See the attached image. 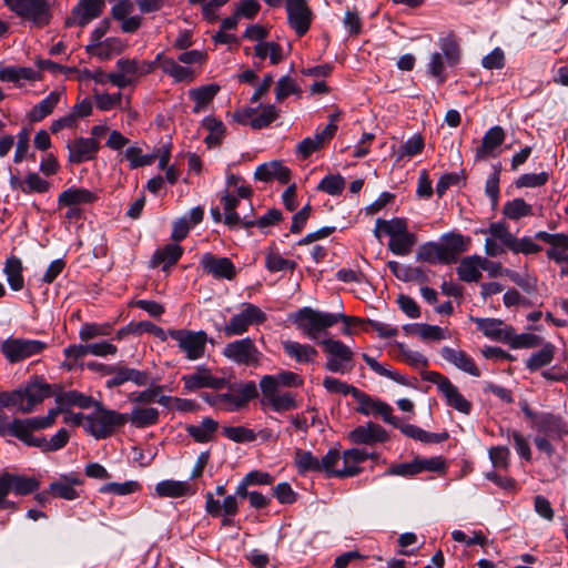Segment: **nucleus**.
Segmentation results:
<instances>
[{"mask_svg":"<svg viewBox=\"0 0 568 568\" xmlns=\"http://www.w3.org/2000/svg\"><path fill=\"white\" fill-rule=\"evenodd\" d=\"M52 395L53 390L50 384L42 377H33L12 392L1 393L0 405L2 407H16L19 412L28 414Z\"/></svg>","mask_w":568,"mask_h":568,"instance_id":"f257e3e1","label":"nucleus"},{"mask_svg":"<svg viewBox=\"0 0 568 568\" xmlns=\"http://www.w3.org/2000/svg\"><path fill=\"white\" fill-rule=\"evenodd\" d=\"M159 68L162 72L173 79L174 82H193L199 70L207 61V53L201 50H184L176 59L165 55L163 52L156 54Z\"/></svg>","mask_w":568,"mask_h":568,"instance_id":"f03ea898","label":"nucleus"},{"mask_svg":"<svg viewBox=\"0 0 568 568\" xmlns=\"http://www.w3.org/2000/svg\"><path fill=\"white\" fill-rule=\"evenodd\" d=\"M440 51L429 54L426 64V72L434 78L437 83L442 84L447 80L446 67H455L462 58V50L458 38L449 32L438 39Z\"/></svg>","mask_w":568,"mask_h":568,"instance_id":"7ed1b4c3","label":"nucleus"},{"mask_svg":"<svg viewBox=\"0 0 568 568\" xmlns=\"http://www.w3.org/2000/svg\"><path fill=\"white\" fill-rule=\"evenodd\" d=\"M339 321L348 323L351 318L344 313L321 312L308 306L298 310L295 315L297 327L311 339H316L322 332Z\"/></svg>","mask_w":568,"mask_h":568,"instance_id":"20e7f679","label":"nucleus"},{"mask_svg":"<svg viewBox=\"0 0 568 568\" xmlns=\"http://www.w3.org/2000/svg\"><path fill=\"white\" fill-rule=\"evenodd\" d=\"M84 429L97 439L106 438L119 427L128 423V414L106 409L100 403L95 412L87 415Z\"/></svg>","mask_w":568,"mask_h":568,"instance_id":"39448f33","label":"nucleus"},{"mask_svg":"<svg viewBox=\"0 0 568 568\" xmlns=\"http://www.w3.org/2000/svg\"><path fill=\"white\" fill-rule=\"evenodd\" d=\"M267 320V315L257 305L242 303L236 313L220 328L226 337L241 336L248 332L253 325H261Z\"/></svg>","mask_w":568,"mask_h":568,"instance_id":"423d86ee","label":"nucleus"},{"mask_svg":"<svg viewBox=\"0 0 568 568\" xmlns=\"http://www.w3.org/2000/svg\"><path fill=\"white\" fill-rule=\"evenodd\" d=\"M169 335L189 361H197L204 357L207 343H213V339H210L204 331L169 329Z\"/></svg>","mask_w":568,"mask_h":568,"instance_id":"0eeeda50","label":"nucleus"},{"mask_svg":"<svg viewBox=\"0 0 568 568\" xmlns=\"http://www.w3.org/2000/svg\"><path fill=\"white\" fill-rule=\"evenodd\" d=\"M3 2L19 18L37 28H43L51 21L48 0H3Z\"/></svg>","mask_w":568,"mask_h":568,"instance_id":"6e6552de","label":"nucleus"},{"mask_svg":"<svg viewBox=\"0 0 568 568\" xmlns=\"http://www.w3.org/2000/svg\"><path fill=\"white\" fill-rule=\"evenodd\" d=\"M222 355L235 365L254 368L261 365L263 357L255 339L248 336L227 343L222 351Z\"/></svg>","mask_w":568,"mask_h":568,"instance_id":"1a4fd4ad","label":"nucleus"},{"mask_svg":"<svg viewBox=\"0 0 568 568\" xmlns=\"http://www.w3.org/2000/svg\"><path fill=\"white\" fill-rule=\"evenodd\" d=\"M327 356L325 367L332 373L344 374L353 368V351L343 342L325 338L320 342Z\"/></svg>","mask_w":568,"mask_h":568,"instance_id":"9d476101","label":"nucleus"},{"mask_svg":"<svg viewBox=\"0 0 568 568\" xmlns=\"http://www.w3.org/2000/svg\"><path fill=\"white\" fill-rule=\"evenodd\" d=\"M47 344L38 339L8 338L1 344V352L10 363H18L42 353Z\"/></svg>","mask_w":568,"mask_h":568,"instance_id":"9b49d317","label":"nucleus"},{"mask_svg":"<svg viewBox=\"0 0 568 568\" xmlns=\"http://www.w3.org/2000/svg\"><path fill=\"white\" fill-rule=\"evenodd\" d=\"M354 399L358 404L357 410L361 414L381 417L385 423L392 426H398V417L393 415V407L389 404L374 398L361 389L354 390Z\"/></svg>","mask_w":568,"mask_h":568,"instance_id":"f8f14e48","label":"nucleus"},{"mask_svg":"<svg viewBox=\"0 0 568 568\" xmlns=\"http://www.w3.org/2000/svg\"><path fill=\"white\" fill-rule=\"evenodd\" d=\"M287 23L298 37H303L311 28L314 14L307 0H285Z\"/></svg>","mask_w":568,"mask_h":568,"instance_id":"ddd939ff","label":"nucleus"},{"mask_svg":"<svg viewBox=\"0 0 568 568\" xmlns=\"http://www.w3.org/2000/svg\"><path fill=\"white\" fill-rule=\"evenodd\" d=\"M181 379L186 392L201 388L222 389L227 384L226 378L213 376L205 365L197 366L193 373L183 375Z\"/></svg>","mask_w":568,"mask_h":568,"instance_id":"4468645a","label":"nucleus"},{"mask_svg":"<svg viewBox=\"0 0 568 568\" xmlns=\"http://www.w3.org/2000/svg\"><path fill=\"white\" fill-rule=\"evenodd\" d=\"M83 479L75 473L62 474L49 485L48 491L55 498L74 500L80 497Z\"/></svg>","mask_w":568,"mask_h":568,"instance_id":"2eb2a0df","label":"nucleus"},{"mask_svg":"<svg viewBox=\"0 0 568 568\" xmlns=\"http://www.w3.org/2000/svg\"><path fill=\"white\" fill-rule=\"evenodd\" d=\"M104 7L103 0H79L78 4L72 9L71 16L65 20V24L68 27H84L99 18Z\"/></svg>","mask_w":568,"mask_h":568,"instance_id":"dca6fc26","label":"nucleus"},{"mask_svg":"<svg viewBox=\"0 0 568 568\" xmlns=\"http://www.w3.org/2000/svg\"><path fill=\"white\" fill-rule=\"evenodd\" d=\"M200 265L204 273L217 280H233L236 274L235 266L229 257H219L212 253L203 254Z\"/></svg>","mask_w":568,"mask_h":568,"instance_id":"f3484780","label":"nucleus"},{"mask_svg":"<svg viewBox=\"0 0 568 568\" xmlns=\"http://www.w3.org/2000/svg\"><path fill=\"white\" fill-rule=\"evenodd\" d=\"M114 369L112 377L105 383L108 388L119 387L128 382L136 386H146L150 384V373L148 371H139L122 364H115Z\"/></svg>","mask_w":568,"mask_h":568,"instance_id":"a211bd4d","label":"nucleus"},{"mask_svg":"<svg viewBox=\"0 0 568 568\" xmlns=\"http://www.w3.org/2000/svg\"><path fill=\"white\" fill-rule=\"evenodd\" d=\"M69 162L83 163L93 160L99 152L100 144L94 138H78L67 145Z\"/></svg>","mask_w":568,"mask_h":568,"instance_id":"6ab92c4d","label":"nucleus"},{"mask_svg":"<svg viewBox=\"0 0 568 568\" xmlns=\"http://www.w3.org/2000/svg\"><path fill=\"white\" fill-rule=\"evenodd\" d=\"M349 439L355 444L374 445L387 442L389 436L379 424L368 422L354 428L349 433Z\"/></svg>","mask_w":568,"mask_h":568,"instance_id":"aec40b11","label":"nucleus"},{"mask_svg":"<svg viewBox=\"0 0 568 568\" xmlns=\"http://www.w3.org/2000/svg\"><path fill=\"white\" fill-rule=\"evenodd\" d=\"M532 428L554 439H560L567 434V425L562 417L549 412L539 413Z\"/></svg>","mask_w":568,"mask_h":568,"instance_id":"412c9836","label":"nucleus"},{"mask_svg":"<svg viewBox=\"0 0 568 568\" xmlns=\"http://www.w3.org/2000/svg\"><path fill=\"white\" fill-rule=\"evenodd\" d=\"M373 453L361 448H351L343 453L341 470L337 471L338 478L353 477L359 474L358 465L368 458H375Z\"/></svg>","mask_w":568,"mask_h":568,"instance_id":"4be33fe9","label":"nucleus"},{"mask_svg":"<svg viewBox=\"0 0 568 568\" xmlns=\"http://www.w3.org/2000/svg\"><path fill=\"white\" fill-rule=\"evenodd\" d=\"M506 138V133L500 125L491 126L483 136L481 144L475 150V160L483 161L494 155V151L500 146Z\"/></svg>","mask_w":568,"mask_h":568,"instance_id":"5701e85b","label":"nucleus"},{"mask_svg":"<svg viewBox=\"0 0 568 568\" xmlns=\"http://www.w3.org/2000/svg\"><path fill=\"white\" fill-rule=\"evenodd\" d=\"M471 321L486 337L493 341L506 343L510 338L511 326L506 325L501 320L475 317Z\"/></svg>","mask_w":568,"mask_h":568,"instance_id":"b1692460","label":"nucleus"},{"mask_svg":"<svg viewBox=\"0 0 568 568\" xmlns=\"http://www.w3.org/2000/svg\"><path fill=\"white\" fill-rule=\"evenodd\" d=\"M337 125L328 123L322 132H316L314 136H307L296 145V152L307 159L312 153L320 150L325 141L334 138Z\"/></svg>","mask_w":568,"mask_h":568,"instance_id":"393cba45","label":"nucleus"},{"mask_svg":"<svg viewBox=\"0 0 568 568\" xmlns=\"http://www.w3.org/2000/svg\"><path fill=\"white\" fill-rule=\"evenodd\" d=\"M154 494L161 498H180L194 495L195 488L187 480L165 479L155 485Z\"/></svg>","mask_w":568,"mask_h":568,"instance_id":"a878e982","label":"nucleus"},{"mask_svg":"<svg viewBox=\"0 0 568 568\" xmlns=\"http://www.w3.org/2000/svg\"><path fill=\"white\" fill-rule=\"evenodd\" d=\"M303 385V378L291 371H284L276 375H264L260 381L261 390L272 393L274 388L278 387H300Z\"/></svg>","mask_w":568,"mask_h":568,"instance_id":"bb28decb","label":"nucleus"},{"mask_svg":"<svg viewBox=\"0 0 568 568\" xmlns=\"http://www.w3.org/2000/svg\"><path fill=\"white\" fill-rule=\"evenodd\" d=\"M440 354L445 361L453 364L458 369L475 377L480 376V371L466 352L444 346L440 351Z\"/></svg>","mask_w":568,"mask_h":568,"instance_id":"cd10ccee","label":"nucleus"},{"mask_svg":"<svg viewBox=\"0 0 568 568\" xmlns=\"http://www.w3.org/2000/svg\"><path fill=\"white\" fill-rule=\"evenodd\" d=\"M7 487L8 495L13 491L16 495L24 496L36 491L40 483L33 477H26L10 473L2 474V483Z\"/></svg>","mask_w":568,"mask_h":568,"instance_id":"c85d7f7f","label":"nucleus"},{"mask_svg":"<svg viewBox=\"0 0 568 568\" xmlns=\"http://www.w3.org/2000/svg\"><path fill=\"white\" fill-rule=\"evenodd\" d=\"M489 261L478 255H473L462 260L457 267V274L464 282H478L481 277V270H487Z\"/></svg>","mask_w":568,"mask_h":568,"instance_id":"c756f323","label":"nucleus"},{"mask_svg":"<svg viewBox=\"0 0 568 568\" xmlns=\"http://www.w3.org/2000/svg\"><path fill=\"white\" fill-rule=\"evenodd\" d=\"M241 199L236 197L233 193L225 192L221 197L224 211V224L230 229L243 227V219L245 211L237 212L236 209L242 206Z\"/></svg>","mask_w":568,"mask_h":568,"instance_id":"7c9ffc66","label":"nucleus"},{"mask_svg":"<svg viewBox=\"0 0 568 568\" xmlns=\"http://www.w3.org/2000/svg\"><path fill=\"white\" fill-rule=\"evenodd\" d=\"M159 67L156 58L153 61L121 58L116 61V68L133 80L152 73Z\"/></svg>","mask_w":568,"mask_h":568,"instance_id":"2f4dec72","label":"nucleus"},{"mask_svg":"<svg viewBox=\"0 0 568 568\" xmlns=\"http://www.w3.org/2000/svg\"><path fill=\"white\" fill-rule=\"evenodd\" d=\"M126 48V41L119 37H110L104 39L98 45H87V52L100 60H109L118 55Z\"/></svg>","mask_w":568,"mask_h":568,"instance_id":"473e14b6","label":"nucleus"},{"mask_svg":"<svg viewBox=\"0 0 568 568\" xmlns=\"http://www.w3.org/2000/svg\"><path fill=\"white\" fill-rule=\"evenodd\" d=\"M205 510L212 517H221L222 515H236L239 513L237 499L233 495L225 496L221 503L214 498L212 493L205 495Z\"/></svg>","mask_w":568,"mask_h":568,"instance_id":"72a5a7b5","label":"nucleus"},{"mask_svg":"<svg viewBox=\"0 0 568 568\" xmlns=\"http://www.w3.org/2000/svg\"><path fill=\"white\" fill-rule=\"evenodd\" d=\"M254 178L258 181H271L273 179L286 184L291 179V171L278 161L261 164L254 172Z\"/></svg>","mask_w":568,"mask_h":568,"instance_id":"f704fd0d","label":"nucleus"},{"mask_svg":"<svg viewBox=\"0 0 568 568\" xmlns=\"http://www.w3.org/2000/svg\"><path fill=\"white\" fill-rule=\"evenodd\" d=\"M160 419V412L155 407L134 405L128 414V422L135 428H146L156 425Z\"/></svg>","mask_w":568,"mask_h":568,"instance_id":"c9c22d12","label":"nucleus"},{"mask_svg":"<svg viewBox=\"0 0 568 568\" xmlns=\"http://www.w3.org/2000/svg\"><path fill=\"white\" fill-rule=\"evenodd\" d=\"M40 80V72L27 67H7L0 69V81L12 82L21 87L26 81Z\"/></svg>","mask_w":568,"mask_h":568,"instance_id":"e433bc0d","label":"nucleus"},{"mask_svg":"<svg viewBox=\"0 0 568 568\" xmlns=\"http://www.w3.org/2000/svg\"><path fill=\"white\" fill-rule=\"evenodd\" d=\"M64 97V90H53L47 95L43 100H41L38 104H36L30 113L29 118L32 122H39L43 120L45 116L51 114L61 99Z\"/></svg>","mask_w":568,"mask_h":568,"instance_id":"4c0bfd02","label":"nucleus"},{"mask_svg":"<svg viewBox=\"0 0 568 568\" xmlns=\"http://www.w3.org/2000/svg\"><path fill=\"white\" fill-rule=\"evenodd\" d=\"M398 428L402 434L405 436L413 438L415 440L429 444V443H443L445 442L449 435L447 432L443 433H429L424 430L423 428L412 425V424H400L398 420V426H394Z\"/></svg>","mask_w":568,"mask_h":568,"instance_id":"58836bf2","label":"nucleus"},{"mask_svg":"<svg viewBox=\"0 0 568 568\" xmlns=\"http://www.w3.org/2000/svg\"><path fill=\"white\" fill-rule=\"evenodd\" d=\"M282 346L288 357L301 364L313 363L317 356V351L310 344L287 339L282 342Z\"/></svg>","mask_w":568,"mask_h":568,"instance_id":"ea45409f","label":"nucleus"},{"mask_svg":"<svg viewBox=\"0 0 568 568\" xmlns=\"http://www.w3.org/2000/svg\"><path fill=\"white\" fill-rule=\"evenodd\" d=\"M182 254L183 248L179 244L170 243L156 250L150 263L152 267L162 265L163 271H166L180 260Z\"/></svg>","mask_w":568,"mask_h":568,"instance_id":"a19ab883","label":"nucleus"},{"mask_svg":"<svg viewBox=\"0 0 568 568\" xmlns=\"http://www.w3.org/2000/svg\"><path fill=\"white\" fill-rule=\"evenodd\" d=\"M417 261L427 262L429 264H449L446 250L442 243L426 242L418 247L416 254Z\"/></svg>","mask_w":568,"mask_h":568,"instance_id":"79ce46f5","label":"nucleus"},{"mask_svg":"<svg viewBox=\"0 0 568 568\" xmlns=\"http://www.w3.org/2000/svg\"><path fill=\"white\" fill-rule=\"evenodd\" d=\"M97 200L95 193L87 189L69 187L58 197V204L61 206H77L79 204H89Z\"/></svg>","mask_w":568,"mask_h":568,"instance_id":"37998d69","label":"nucleus"},{"mask_svg":"<svg viewBox=\"0 0 568 568\" xmlns=\"http://www.w3.org/2000/svg\"><path fill=\"white\" fill-rule=\"evenodd\" d=\"M22 271L23 266L19 257L11 255L6 260L3 273L6 274L10 288L16 292L21 291L24 286Z\"/></svg>","mask_w":568,"mask_h":568,"instance_id":"c03bdc74","label":"nucleus"},{"mask_svg":"<svg viewBox=\"0 0 568 568\" xmlns=\"http://www.w3.org/2000/svg\"><path fill=\"white\" fill-rule=\"evenodd\" d=\"M217 427L216 420L206 417L199 425H189L186 432L195 442L207 443L213 438Z\"/></svg>","mask_w":568,"mask_h":568,"instance_id":"a18cd8bd","label":"nucleus"},{"mask_svg":"<svg viewBox=\"0 0 568 568\" xmlns=\"http://www.w3.org/2000/svg\"><path fill=\"white\" fill-rule=\"evenodd\" d=\"M219 91L220 87L214 83L190 90L189 95L195 102L193 112H202L204 108L214 99Z\"/></svg>","mask_w":568,"mask_h":568,"instance_id":"49530a36","label":"nucleus"},{"mask_svg":"<svg viewBox=\"0 0 568 568\" xmlns=\"http://www.w3.org/2000/svg\"><path fill=\"white\" fill-rule=\"evenodd\" d=\"M556 347L551 343H545L538 352L532 353L526 361V367L530 372H536L548 366L555 357Z\"/></svg>","mask_w":568,"mask_h":568,"instance_id":"de8ad7c7","label":"nucleus"},{"mask_svg":"<svg viewBox=\"0 0 568 568\" xmlns=\"http://www.w3.org/2000/svg\"><path fill=\"white\" fill-rule=\"evenodd\" d=\"M55 403L64 408L77 406L87 409L93 405V398L78 390H68L59 393L55 396Z\"/></svg>","mask_w":568,"mask_h":568,"instance_id":"09e8293b","label":"nucleus"},{"mask_svg":"<svg viewBox=\"0 0 568 568\" xmlns=\"http://www.w3.org/2000/svg\"><path fill=\"white\" fill-rule=\"evenodd\" d=\"M262 393L275 412H285L297 407L295 397L290 392L280 393L278 389L274 388L271 394L266 390H262Z\"/></svg>","mask_w":568,"mask_h":568,"instance_id":"8fccbe9b","label":"nucleus"},{"mask_svg":"<svg viewBox=\"0 0 568 568\" xmlns=\"http://www.w3.org/2000/svg\"><path fill=\"white\" fill-rule=\"evenodd\" d=\"M446 399V404L463 414H469L471 410V403L467 400L458 390V388L450 382L440 390Z\"/></svg>","mask_w":568,"mask_h":568,"instance_id":"3c124183","label":"nucleus"},{"mask_svg":"<svg viewBox=\"0 0 568 568\" xmlns=\"http://www.w3.org/2000/svg\"><path fill=\"white\" fill-rule=\"evenodd\" d=\"M282 220V213L277 209H271L264 214L263 216L258 219H254L253 212L244 213L243 219V227L244 229H251V227H258V229H265L271 225L277 224Z\"/></svg>","mask_w":568,"mask_h":568,"instance_id":"603ef678","label":"nucleus"},{"mask_svg":"<svg viewBox=\"0 0 568 568\" xmlns=\"http://www.w3.org/2000/svg\"><path fill=\"white\" fill-rule=\"evenodd\" d=\"M294 465L300 474L321 473L320 459L310 450L296 448L294 452Z\"/></svg>","mask_w":568,"mask_h":568,"instance_id":"864d4df0","label":"nucleus"},{"mask_svg":"<svg viewBox=\"0 0 568 568\" xmlns=\"http://www.w3.org/2000/svg\"><path fill=\"white\" fill-rule=\"evenodd\" d=\"M416 243V235L407 232L402 235L390 237L388 242V250L395 255L406 256L412 252Z\"/></svg>","mask_w":568,"mask_h":568,"instance_id":"5fc2aeb1","label":"nucleus"},{"mask_svg":"<svg viewBox=\"0 0 568 568\" xmlns=\"http://www.w3.org/2000/svg\"><path fill=\"white\" fill-rule=\"evenodd\" d=\"M449 263L455 262L458 254L467 250L464 236L458 233H447L442 236Z\"/></svg>","mask_w":568,"mask_h":568,"instance_id":"6e6d98bb","label":"nucleus"},{"mask_svg":"<svg viewBox=\"0 0 568 568\" xmlns=\"http://www.w3.org/2000/svg\"><path fill=\"white\" fill-rule=\"evenodd\" d=\"M265 267L273 273L287 270L294 271L296 263L292 260L284 258L277 251L268 248L265 255Z\"/></svg>","mask_w":568,"mask_h":568,"instance_id":"4d7b16f0","label":"nucleus"},{"mask_svg":"<svg viewBox=\"0 0 568 568\" xmlns=\"http://www.w3.org/2000/svg\"><path fill=\"white\" fill-rule=\"evenodd\" d=\"M343 455L336 448L329 449L322 459H320L321 473H326L329 477H337L341 470Z\"/></svg>","mask_w":568,"mask_h":568,"instance_id":"13d9d810","label":"nucleus"},{"mask_svg":"<svg viewBox=\"0 0 568 568\" xmlns=\"http://www.w3.org/2000/svg\"><path fill=\"white\" fill-rule=\"evenodd\" d=\"M532 213L531 205L527 204L523 199L508 201L503 209V214L514 221L529 216Z\"/></svg>","mask_w":568,"mask_h":568,"instance_id":"bf43d9fd","label":"nucleus"},{"mask_svg":"<svg viewBox=\"0 0 568 568\" xmlns=\"http://www.w3.org/2000/svg\"><path fill=\"white\" fill-rule=\"evenodd\" d=\"M509 339L506 341L511 348H532L541 345V337L531 333L516 334L514 328H510Z\"/></svg>","mask_w":568,"mask_h":568,"instance_id":"052dcab7","label":"nucleus"},{"mask_svg":"<svg viewBox=\"0 0 568 568\" xmlns=\"http://www.w3.org/2000/svg\"><path fill=\"white\" fill-rule=\"evenodd\" d=\"M141 489V484L136 480H128L124 483H108L100 487L101 494H113L116 496H126L134 494Z\"/></svg>","mask_w":568,"mask_h":568,"instance_id":"680f3d73","label":"nucleus"},{"mask_svg":"<svg viewBox=\"0 0 568 568\" xmlns=\"http://www.w3.org/2000/svg\"><path fill=\"white\" fill-rule=\"evenodd\" d=\"M548 258L556 263H568V235L558 233L554 244L547 250Z\"/></svg>","mask_w":568,"mask_h":568,"instance_id":"e2e57ef3","label":"nucleus"},{"mask_svg":"<svg viewBox=\"0 0 568 568\" xmlns=\"http://www.w3.org/2000/svg\"><path fill=\"white\" fill-rule=\"evenodd\" d=\"M254 51L255 54L261 59L270 57L272 64H277L283 59L282 47L276 42H258L254 47Z\"/></svg>","mask_w":568,"mask_h":568,"instance_id":"0e129e2a","label":"nucleus"},{"mask_svg":"<svg viewBox=\"0 0 568 568\" xmlns=\"http://www.w3.org/2000/svg\"><path fill=\"white\" fill-rule=\"evenodd\" d=\"M51 184L43 180L38 173L31 172L26 175L23 185L20 190L26 194L45 193L50 190Z\"/></svg>","mask_w":568,"mask_h":568,"instance_id":"69168bd1","label":"nucleus"},{"mask_svg":"<svg viewBox=\"0 0 568 568\" xmlns=\"http://www.w3.org/2000/svg\"><path fill=\"white\" fill-rule=\"evenodd\" d=\"M222 432L226 438L235 443H250L257 438L253 429L244 426H225Z\"/></svg>","mask_w":568,"mask_h":568,"instance_id":"338daca9","label":"nucleus"},{"mask_svg":"<svg viewBox=\"0 0 568 568\" xmlns=\"http://www.w3.org/2000/svg\"><path fill=\"white\" fill-rule=\"evenodd\" d=\"M156 158V154H143L138 146H130L125 150V159L130 162L131 169L151 165Z\"/></svg>","mask_w":568,"mask_h":568,"instance_id":"774afa93","label":"nucleus"}]
</instances>
